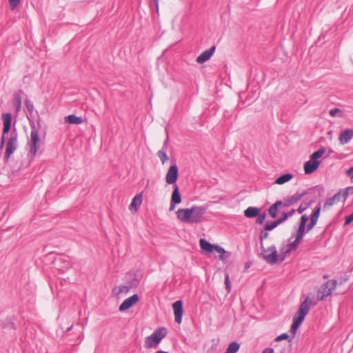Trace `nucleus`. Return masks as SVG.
Here are the masks:
<instances>
[{"instance_id":"39","label":"nucleus","mask_w":353,"mask_h":353,"mask_svg":"<svg viewBox=\"0 0 353 353\" xmlns=\"http://www.w3.org/2000/svg\"><path fill=\"white\" fill-rule=\"evenodd\" d=\"M267 216L266 212H263V213L259 212V215L256 216V223L259 225H262Z\"/></svg>"},{"instance_id":"57","label":"nucleus","mask_w":353,"mask_h":353,"mask_svg":"<svg viewBox=\"0 0 353 353\" xmlns=\"http://www.w3.org/2000/svg\"><path fill=\"white\" fill-rule=\"evenodd\" d=\"M5 135L6 134H2L1 137V141L2 142H5L6 141V138H5Z\"/></svg>"},{"instance_id":"36","label":"nucleus","mask_w":353,"mask_h":353,"mask_svg":"<svg viewBox=\"0 0 353 353\" xmlns=\"http://www.w3.org/2000/svg\"><path fill=\"white\" fill-rule=\"evenodd\" d=\"M157 154L163 164H164L168 160V157L165 152V150H159Z\"/></svg>"},{"instance_id":"24","label":"nucleus","mask_w":353,"mask_h":353,"mask_svg":"<svg viewBox=\"0 0 353 353\" xmlns=\"http://www.w3.org/2000/svg\"><path fill=\"white\" fill-rule=\"evenodd\" d=\"M342 190H340L337 193H336L333 196L330 197L326 199L323 208L327 209L330 206H332L336 201H339L341 196Z\"/></svg>"},{"instance_id":"30","label":"nucleus","mask_w":353,"mask_h":353,"mask_svg":"<svg viewBox=\"0 0 353 353\" xmlns=\"http://www.w3.org/2000/svg\"><path fill=\"white\" fill-rule=\"evenodd\" d=\"M240 348V344L236 341L230 343L224 353H236Z\"/></svg>"},{"instance_id":"2","label":"nucleus","mask_w":353,"mask_h":353,"mask_svg":"<svg viewBox=\"0 0 353 353\" xmlns=\"http://www.w3.org/2000/svg\"><path fill=\"white\" fill-rule=\"evenodd\" d=\"M312 303V300L309 296H307L304 301L301 303L297 312L294 314L292 319V324L290 327V332L292 337L294 339L298 328L303 322L307 314L310 310V307Z\"/></svg>"},{"instance_id":"25","label":"nucleus","mask_w":353,"mask_h":353,"mask_svg":"<svg viewBox=\"0 0 353 353\" xmlns=\"http://www.w3.org/2000/svg\"><path fill=\"white\" fill-rule=\"evenodd\" d=\"M331 294V289H329V286L325 283L322 285L318 290V299L322 301L325 296H328Z\"/></svg>"},{"instance_id":"22","label":"nucleus","mask_w":353,"mask_h":353,"mask_svg":"<svg viewBox=\"0 0 353 353\" xmlns=\"http://www.w3.org/2000/svg\"><path fill=\"white\" fill-rule=\"evenodd\" d=\"M22 94H23V92L21 90H19L14 94L13 105L17 112L21 110Z\"/></svg>"},{"instance_id":"52","label":"nucleus","mask_w":353,"mask_h":353,"mask_svg":"<svg viewBox=\"0 0 353 353\" xmlns=\"http://www.w3.org/2000/svg\"><path fill=\"white\" fill-rule=\"evenodd\" d=\"M348 280V277H341L339 280V284L340 285H342L344 283H345Z\"/></svg>"},{"instance_id":"15","label":"nucleus","mask_w":353,"mask_h":353,"mask_svg":"<svg viewBox=\"0 0 353 353\" xmlns=\"http://www.w3.org/2000/svg\"><path fill=\"white\" fill-rule=\"evenodd\" d=\"M216 50V46H212L209 49L203 51L200 55H199L196 59V62L199 63H203L205 61H208L212 56L214 54Z\"/></svg>"},{"instance_id":"44","label":"nucleus","mask_w":353,"mask_h":353,"mask_svg":"<svg viewBox=\"0 0 353 353\" xmlns=\"http://www.w3.org/2000/svg\"><path fill=\"white\" fill-rule=\"evenodd\" d=\"M330 114L332 117H336L339 114L341 116L342 114V111L339 108H336L330 110Z\"/></svg>"},{"instance_id":"1","label":"nucleus","mask_w":353,"mask_h":353,"mask_svg":"<svg viewBox=\"0 0 353 353\" xmlns=\"http://www.w3.org/2000/svg\"><path fill=\"white\" fill-rule=\"evenodd\" d=\"M207 206L193 205L190 208H180L176 211L177 218L182 222L194 224L204 221Z\"/></svg>"},{"instance_id":"43","label":"nucleus","mask_w":353,"mask_h":353,"mask_svg":"<svg viewBox=\"0 0 353 353\" xmlns=\"http://www.w3.org/2000/svg\"><path fill=\"white\" fill-rule=\"evenodd\" d=\"M21 0H9L10 9L14 10L20 3Z\"/></svg>"},{"instance_id":"32","label":"nucleus","mask_w":353,"mask_h":353,"mask_svg":"<svg viewBox=\"0 0 353 353\" xmlns=\"http://www.w3.org/2000/svg\"><path fill=\"white\" fill-rule=\"evenodd\" d=\"M2 326L4 329L7 330H16L15 323L10 319H6L2 323Z\"/></svg>"},{"instance_id":"54","label":"nucleus","mask_w":353,"mask_h":353,"mask_svg":"<svg viewBox=\"0 0 353 353\" xmlns=\"http://www.w3.org/2000/svg\"><path fill=\"white\" fill-rule=\"evenodd\" d=\"M274 221L276 222L277 225H279L280 224H281L284 222V221L281 217L274 220Z\"/></svg>"},{"instance_id":"53","label":"nucleus","mask_w":353,"mask_h":353,"mask_svg":"<svg viewBox=\"0 0 353 353\" xmlns=\"http://www.w3.org/2000/svg\"><path fill=\"white\" fill-rule=\"evenodd\" d=\"M274 221L276 222L277 225H279L280 224H281L284 222V221L281 217L274 220Z\"/></svg>"},{"instance_id":"47","label":"nucleus","mask_w":353,"mask_h":353,"mask_svg":"<svg viewBox=\"0 0 353 353\" xmlns=\"http://www.w3.org/2000/svg\"><path fill=\"white\" fill-rule=\"evenodd\" d=\"M287 251H288V247L283 243L282 247L280 248V252L283 254H288L291 252H287Z\"/></svg>"},{"instance_id":"41","label":"nucleus","mask_w":353,"mask_h":353,"mask_svg":"<svg viewBox=\"0 0 353 353\" xmlns=\"http://www.w3.org/2000/svg\"><path fill=\"white\" fill-rule=\"evenodd\" d=\"M337 283V280L333 279L327 281L326 283V285L329 286V289H331V292H332V290H334L336 288Z\"/></svg>"},{"instance_id":"11","label":"nucleus","mask_w":353,"mask_h":353,"mask_svg":"<svg viewBox=\"0 0 353 353\" xmlns=\"http://www.w3.org/2000/svg\"><path fill=\"white\" fill-rule=\"evenodd\" d=\"M321 210V202L315 207L310 215V221L309 224L306 225L307 232H310L316 225L318 219L319 218Z\"/></svg>"},{"instance_id":"64","label":"nucleus","mask_w":353,"mask_h":353,"mask_svg":"<svg viewBox=\"0 0 353 353\" xmlns=\"http://www.w3.org/2000/svg\"><path fill=\"white\" fill-rule=\"evenodd\" d=\"M352 271H353V266H352Z\"/></svg>"},{"instance_id":"19","label":"nucleus","mask_w":353,"mask_h":353,"mask_svg":"<svg viewBox=\"0 0 353 353\" xmlns=\"http://www.w3.org/2000/svg\"><path fill=\"white\" fill-rule=\"evenodd\" d=\"M199 245L201 249V251L205 254H211L213 252V248L214 244L210 243L209 241L205 240V239H201L199 240Z\"/></svg>"},{"instance_id":"55","label":"nucleus","mask_w":353,"mask_h":353,"mask_svg":"<svg viewBox=\"0 0 353 353\" xmlns=\"http://www.w3.org/2000/svg\"><path fill=\"white\" fill-rule=\"evenodd\" d=\"M296 212V210L292 209L291 210H290L289 212H287L288 214H290V216H293Z\"/></svg>"},{"instance_id":"13","label":"nucleus","mask_w":353,"mask_h":353,"mask_svg":"<svg viewBox=\"0 0 353 353\" xmlns=\"http://www.w3.org/2000/svg\"><path fill=\"white\" fill-rule=\"evenodd\" d=\"M181 195L177 184L173 185V191L171 195L170 210H173L176 205L181 203Z\"/></svg>"},{"instance_id":"12","label":"nucleus","mask_w":353,"mask_h":353,"mask_svg":"<svg viewBox=\"0 0 353 353\" xmlns=\"http://www.w3.org/2000/svg\"><path fill=\"white\" fill-rule=\"evenodd\" d=\"M139 300V296L137 294H134L132 296L125 299L119 307L120 312H124L131 308Z\"/></svg>"},{"instance_id":"26","label":"nucleus","mask_w":353,"mask_h":353,"mask_svg":"<svg viewBox=\"0 0 353 353\" xmlns=\"http://www.w3.org/2000/svg\"><path fill=\"white\" fill-rule=\"evenodd\" d=\"M213 252L216 251L220 254L219 259L221 261H225L230 256V253L226 252L222 247L218 245H214Z\"/></svg>"},{"instance_id":"17","label":"nucleus","mask_w":353,"mask_h":353,"mask_svg":"<svg viewBox=\"0 0 353 353\" xmlns=\"http://www.w3.org/2000/svg\"><path fill=\"white\" fill-rule=\"evenodd\" d=\"M320 161H313L309 160L305 162L303 169L305 174H310L314 172L319 167Z\"/></svg>"},{"instance_id":"51","label":"nucleus","mask_w":353,"mask_h":353,"mask_svg":"<svg viewBox=\"0 0 353 353\" xmlns=\"http://www.w3.org/2000/svg\"><path fill=\"white\" fill-rule=\"evenodd\" d=\"M168 137H167V139L166 140L164 141L163 144V148H162V150H167L168 148Z\"/></svg>"},{"instance_id":"10","label":"nucleus","mask_w":353,"mask_h":353,"mask_svg":"<svg viewBox=\"0 0 353 353\" xmlns=\"http://www.w3.org/2000/svg\"><path fill=\"white\" fill-rule=\"evenodd\" d=\"M179 176V169L176 164L174 163L169 168L168 172L165 175V181L168 184L173 185L176 184V181Z\"/></svg>"},{"instance_id":"28","label":"nucleus","mask_w":353,"mask_h":353,"mask_svg":"<svg viewBox=\"0 0 353 353\" xmlns=\"http://www.w3.org/2000/svg\"><path fill=\"white\" fill-rule=\"evenodd\" d=\"M65 122L69 124L79 125L82 123L83 119L81 117H77L75 114H70L65 117Z\"/></svg>"},{"instance_id":"29","label":"nucleus","mask_w":353,"mask_h":353,"mask_svg":"<svg viewBox=\"0 0 353 353\" xmlns=\"http://www.w3.org/2000/svg\"><path fill=\"white\" fill-rule=\"evenodd\" d=\"M325 148L321 147L318 150L314 152L310 157V159L313 161H319V159L325 154Z\"/></svg>"},{"instance_id":"5","label":"nucleus","mask_w":353,"mask_h":353,"mask_svg":"<svg viewBox=\"0 0 353 353\" xmlns=\"http://www.w3.org/2000/svg\"><path fill=\"white\" fill-rule=\"evenodd\" d=\"M30 140L28 142V146L29 147V159L32 161L36 156L39 148L40 138L39 132L34 122L30 121Z\"/></svg>"},{"instance_id":"42","label":"nucleus","mask_w":353,"mask_h":353,"mask_svg":"<svg viewBox=\"0 0 353 353\" xmlns=\"http://www.w3.org/2000/svg\"><path fill=\"white\" fill-rule=\"evenodd\" d=\"M25 105L28 110V111L32 114L33 112V110H34V105L32 104V103L28 100V99H26L25 101Z\"/></svg>"},{"instance_id":"20","label":"nucleus","mask_w":353,"mask_h":353,"mask_svg":"<svg viewBox=\"0 0 353 353\" xmlns=\"http://www.w3.org/2000/svg\"><path fill=\"white\" fill-rule=\"evenodd\" d=\"M283 201L281 200L276 201L268 208V214L272 219H276L278 216L279 209L282 205Z\"/></svg>"},{"instance_id":"46","label":"nucleus","mask_w":353,"mask_h":353,"mask_svg":"<svg viewBox=\"0 0 353 353\" xmlns=\"http://www.w3.org/2000/svg\"><path fill=\"white\" fill-rule=\"evenodd\" d=\"M353 222V212L345 217V225H350Z\"/></svg>"},{"instance_id":"45","label":"nucleus","mask_w":353,"mask_h":353,"mask_svg":"<svg viewBox=\"0 0 353 353\" xmlns=\"http://www.w3.org/2000/svg\"><path fill=\"white\" fill-rule=\"evenodd\" d=\"M128 284L129 285L128 286H130V288H137L139 284V280L137 279L136 276H134L132 280L129 281Z\"/></svg>"},{"instance_id":"7","label":"nucleus","mask_w":353,"mask_h":353,"mask_svg":"<svg viewBox=\"0 0 353 353\" xmlns=\"http://www.w3.org/2000/svg\"><path fill=\"white\" fill-rule=\"evenodd\" d=\"M17 138L18 134L17 132V130L15 128V124H14L13 130H12L10 133V137L8 139L6 147V151L4 154V159L6 162L8 161L10 156L14 153V152L17 150L18 145H17Z\"/></svg>"},{"instance_id":"48","label":"nucleus","mask_w":353,"mask_h":353,"mask_svg":"<svg viewBox=\"0 0 353 353\" xmlns=\"http://www.w3.org/2000/svg\"><path fill=\"white\" fill-rule=\"evenodd\" d=\"M347 174L350 177L352 181L353 182V166L349 168L346 171Z\"/></svg>"},{"instance_id":"62","label":"nucleus","mask_w":353,"mask_h":353,"mask_svg":"<svg viewBox=\"0 0 353 353\" xmlns=\"http://www.w3.org/2000/svg\"><path fill=\"white\" fill-rule=\"evenodd\" d=\"M249 266H250V265H249V264H248V263H246V264H245V268H249Z\"/></svg>"},{"instance_id":"3","label":"nucleus","mask_w":353,"mask_h":353,"mask_svg":"<svg viewBox=\"0 0 353 353\" xmlns=\"http://www.w3.org/2000/svg\"><path fill=\"white\" fill-rule=\"evenodd\" d=\"M268 236V231L265 230L261 231L259 234L261 256L268 263L274 265L278 263L279 254L274 245L265 248L263 241L266 239Z\"/></svg>"},{"instance_id":"60","label":"nucleus","mask_w":353,"mask_h":353,"mask_svg":"<svg viewBox=\"0 0 353 353\" xmlns=\"http://www.w3.org/2000/svg\"><path fill=\"white\" fill-rule=\"evenodd\" d=\"M285 260V256H282L280 261L282 262Z\"/></svg>"},{"instance_id":"37","label":"nucleus","mask_w":353,"mask_h":353,"mask_svg":"<svg viewBox=\"0 0 353 353\" xmlns=\"http://www.w3.org/2000/svg\"><path fill=\"white\" fill-rule=\"evenodd\" d=\"M278 225H276L274 221H267L264 225V230L266 231H272L274 228H276Z\"/></svg>"},{"instance_id":"8","label":"nucleus","mask_w":353,"mask_h":353,"mask_svg":"<svg viewBox=\"0 0 353 353\" xmlns=\"http://www.w3.org/2000/svg\"><path fill=\"white\" fill-rule=\"evenodd\" d=\"M55 268L63 273L72 268L71 261L68 256L59 254L53 260L52 262Z\"/></svg>"},{"instance_id":"4","label":"nucleus","mask_w":353,"mask_h":353,"mask_svg":"<svg viewBox=\"0 0 353 353\" xmlns=\"http://www.w3.org/2000/svg\"><path fill=\"white\" fill-rule=\"evenodd\" d=\"M168 334L167 328L161 327L155 330L153 333L145 337L144 347L146 349L157 348L162 339L166 336Z\"/></svg>"},{"instance_id":"63","label":"nucleus","mask_w":353,"mask_h":353,"mask_svg":"<svg viewBox=\"0 0 353 353\" xmlns=\"http://www.w3.org/2000/svg\"><path fill=\"white\" fill-rule=\"evenodd\" d=\"M40 123V122H39V121H38V122H37L38 125H40V123Z\"/></svg>"},{"instance_id":"9","label":"nucleus","mask_w":353,"mask_h":353,"mask_svg":"<svg viewBox=\"0 0 353 353\" xmlns=\"http://www.w3.org/2000/svg\"><path fill=\"white\" fill-rule=\"evenodd\" d=\"M309 217L307 214H303L301 216L300 221H299V225L298 228V230L296 231V233L292 234L291 237L288 239V241L290 242L292 237L295 236L296 239H298L301 241H302L305 234L307 232L306 229V223L308 221Z\"/></svg>"},{"instance_id":"50","label":"nucleus","mask_w":353,"mask_h":353,"mask_svg":"<svg viewBox=\"0 0 353 353\" xmlns=\"http://www.w3.org/2000/svg\"><path fill=\"white\" fill-rule=\"evenodd\" d=\"M274 349L272 348V347H267V348H265L262 353H274Z\"/></svg>"},{"instance_id":"6","label":"nucleus","mask_w":353,"mask_h":353,"mask_svg":"<svg viewBox=\"0 0 353 353\" xmlns=\"http://www.w3.org/2000/svg\"><path fill=\"white\" fill-rule=\"evenodd\" d=\"M316 191H318L319 192H321L323 191V188L321 185H316L314 187L310 188L307 190H303L302 192H296L290 198L285 199L282 205H283L284 207L288 208L292 204L296 203L299 201L301 198H303L304 196L309 194H314Z\"/></svg>"},{"instance_id":"56","label":"nucleus","mask_w":353,"mask_h":353,"mask_svg":"<svg viewBox=\"0 0 353 353\" xmlns=\"http://www.w3.org/2000/svg\"><path fill=\"white\" fill-rule=\"evenodd\" d=\"M152 1L155 3L157 10L158 11V10H159V0H152Z\"/></svg>"},{"instance_id":"33","label":"nucleus","mask_w":353,"mask_h":353,"mask_svg":"<svg viewBox=\"0 0 353 353\" xmlns=\"http://www.w3.org/2000/svg\"><path fill=\"white\" fill-rule=\"evenodd\" d=\"M301 240L298 239H296L295 238V240L290 243V244L287 245V247H288V251L287 252H292V251H294L297 249L299 243H301Z\"/></svg>"},{"instance_id":"49","label":"nucleus","mask_w":353,"mask_h":353,"mask_svg":"<svg viewBox=\"0 0 353 353\" xmlns=\"http://www.w3.org/2000/svg\"><path fill=\"white\" fill-rule=\"evenodd\" d=\"M280 217L284 221V222L290 217V214L287 212H283Z\"/></svg>"},{"instance_id":"34","label":"nucleus","mask_w":353,"mask_h":353,"mask_svg":"<svg viewBox=\"0 0 353 353\" xmlns=\"http://www.w3.org/2000/svg\"><path fill=\"white\" fill-rule=\"evenodd\" d=\"M117 288H115L114 290H113V292L118 295L121 293H128L130 290V286H128V285H121L119 286V288H118V291L116 292V290H117Z\"/></svg>"},{"instance_id":"58","label":"nucleus","mask_w":353,"mask_h":353,"mask_svg":"<svg viewBox=\"0 0 353 353\" xmlns=\"http://www.w3.org/2000/svg\"><path fill=\"white\" fill-rule=\"evenodd\" d=\"M5 142L0 141V149H2L4 147Z\"/></svg>"},{"instance_id":"18","label":"nucleus","mask_w":353,"mask_h":353,"mask_svg":"<svg viewBox=\"0 0 353 353\" xmlns=\"http://www.w3.org/2000/svg\"><path fill=\"white\" fill-rule=\"evenodd\" d=\"M352 138H353V129H345L341 132L339 139L341 144H346Z\"/></svg>"},{"instance_id":"27","label":"nucleus","mask_w":353,"mask_h":353,"mask_svg":"<svg viewBox=\"0 0 353 353\" xmlns=\"http://www.w3.org/2000/svg\"><path fill=\"white\" fill-rule=\"evenodd\" d=\"M294 177V174L292 173H285L281 174L274 181L275 184L283 185L290 181Z\"/></svg>"},{"instance_id":"16","label":"nucleus","mask_w":353,"mask_h":353,"mask_svg":"<svg viewBox=\"0 0 353 353\" xmlns=\"http://www.w3.org/2000/svg\"><path fill=\"white\" fill-rule=\"evenodd\" d=\"M1 119L3 120V134H6L11 130L12 116L9 112L3 113L1 116Z\"/></svg>"},{"instance_id":"61","label":"nucleus","mask_w":353,"mask_h":353,"mask_svg":"<svg viewBox=\"0 0 353 353\" xmlns=\"http://www.w3.org/2000/svg\"><path fill=\"white\" fill-rule=\"evenodd\" d=\"M72 328V325L67 329V331L71 330Z\"/></svg>"},{"instance_id":"40","label":"nucleus","mask_w":353,"mask_h":353,"mask_svg":"<svg viewBox=\"0 0 353 353\" xmlns=\"http://www.w3.org/2000/svg\"><path fill=\"white\" fill-rule=\"evenodd\" d=\"M225 289L228 292H230L231 290V283L229 279L228 274H225Z\"/></svg>"},{"instance_id":"21","label":"nucleus","mask_w":353,"mask_h":353,"mask_svg":"<svg viewBox=\"0 0 353 353\" xmlns=\"http://www.w3.org/2000/svg\"><path fill=\"white\" fill-rule=\"evenodd\" d=\"M142 193L137 194L134 196L129 206V209L131 212L137 211V207L140 206L142 203Z\"/></svg>"},{"instance_id":"14","label":"nucleus","mask_w":353,"mask_h":353,"mask_svg":"<svg viewBox=\"0 0 353 353\" xmlns=\"http://www.w3.org/2000/svg\"><path fill=\"white\" fill-rule=\"evenodd\" d=\"M172 308L174 314V320L176 323L180 324L182 321L183 314V301L178 300L172 304Z\"/></svg>"},{"instance_id":"35","label":"nucleus","mask_w":353,"mask_h":353,"mask_svg":"<svg viewBox=\"0 0 353 353\" xmlns=\"http://www.w3.org/2000/svg\"><path fill=\"white\" fill-rule=\"evenodd\" d=\"M293 338L290 336L288 333H283L279 336H277L275 339V341L279 342L283 340H288L289 342L292 341Z\"/></svg>"},{"instance_id":"59","label":"nucleus","mask_w":353,"mask_h":353,"mask_svg":"<svg viewBox=\"0 0 353 353\" xmlns=\"http://www.w3.org/2000/svg\"><path fill=\"white\" fill-rule=\"evenodd\" d=\"M155 353H169L168 352L163 351V350H158Z\"/></svg>"},{"instance_id":"31","label":"nucleus","mask_w":353,"mask_h":353,"mask_svg":"<svg viewBox=\"0 0 353 353\" xmlns=\"http://www.w3.org/2000/svg\"><path fill=\"white\" fill-rule=\"evenodd\" d=\"M314 201L315 199H311L309 201L302 202L299 207L296 209V212L299 214L303 213L307 208H310Z\"/></svg>"},{"instance_id":"23","label":"nucleus","mask_w":353,"mask_h":353,"mask_svg":"<svg viewBox=\"0 0 353 353\" xmlns=\"http://www.w3.org/2000/svg\"><path fill=\"white\" fill-rule=\"evenodd\" d=\"M259 212H261V209L257 207H248L246 210H244V216L249 219L256 218L258 215H259Z\"/></svg>"},{"instance_id":"38","label":"nucleus","mask_w":353,"mask_h":353,"mask_svg":"<svg viewBox=\"0 0 353 353\" xmlns=\"http://www.w3.org/2000/svg\"><path fill=\"white\" fill-rule=\"evenodd\" d=\"M341 190H342L341 196L344 198V200H345L349 194H353V186H350L345 189H341Z\"/></svg>"}]
</instances>
